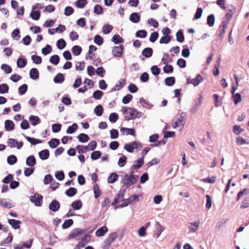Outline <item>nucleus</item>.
<instances>
[{
  "instance_id": "obj_1",
  "label": "nucleus",
  "mask_w": 249,
  "mask_h": 249,
  "mask_svg": "<svg viewBox=\"0 0 249 249\" xmlns=\"http://www.w3.org/2000/svg\"><path fill=\"white\" fill-rule=\"evenodd\" d=\"M121 111L126 120L139 119L143 115L142 112L138 111L135 108L127 107H122Z\"/></svg>"
},
{
  "instance_id": "obj_2",
  "label": "nucleus",
  "mask_w": 249,
  "mask_h": 249,
  "mask_svg": "<svg viewBox=\"0 0 249 249\" xmlns=\"http://www.w3.org/2000/svg\"><path fill=\"white\" fill-rule=\"evenodd\" d=\"M139 179V176L137 175H132L129 176L127 174L124 175L122 180V183L124 186L128 188L133 184L135 183Z\"/></svg>"
},
{
  "instance_id": "obj_3",
  "label": "nucleus",
  "mask_w": 249,
  "mask_h": 249,
  "mask_svg": "<svg viewBox=\"0 0 249 249\" xmlns=\"http://www.w3.org/2000/svg\"><path fill=\"white\" fill-rule=\"evenodd\" d=\"M142 147V145L138 141H134L131 143L125 144L124 146V149L129 153H133L134 150L139 151Z\"/></svg>"
},
{
  "instance_id": "obj_4",
  "label": "nucleus",
  "mask_w": 249,
  "mask_h": 249,
  "mask_svg": "<svg viewBox=\"0 0 249 249\" xmlns=\"http://www.w3.org/2000/svg\"><path fill=\"white\" fill-rule=\"evenodd\" d=\"M200 225V221L199 220L190 222L188 226V234L190 235L193 234H197Z\"/></svg>"
},
{
  "instance_id": "obj_5",
  "label": "nucleus",
  "mask_w": 249,
  "mask_h": 249,
  "mask_svg": "<svg viewBox=\"0 0 249 249\" xmlns=\"http://www.w3.org/2000/svg\"><path fill=\"white\" fill-rule=\"evenodd\" d=\"M84 231V230L81 229H74L71 231L68 238L69 240L75 239L77 240H80Z\"/></svg>"
},
{
  "instance_id": "obj_6",
  "label": "nucleus",
  "mask_w": 249,
  "mask_h": 249,
  "mask_svg": "<svg viewBox=\"0 0 249 249\" xmlns=\"http://www.w3.org/2000/svg\"><path fill=\"white\" fill-rule=\"evenodd\" d=\"M90 240V235L87 234L84 231L82 237L80 239V241L77 244V248H83L86 244L89 243Z\"/></svg>"
},
{
  "instance_id": "obj_7",
  "label": "nucleus",
  "mask_w": 249,
  "mask_h": 249,
  "mask_svg": "<svg viewBox=\"0 0 249 249\" xmlns=\"http://www.w3.org/2000/svg\"><path fill=\"white\" fill-rule=\"evenodd\" d=\"M30 200L36 206L41 205L42 202V196L36 193L34 195L31 196Z\"/></svg>"
},
{
  "instance_id": "obj_8",
  "label": "nucleus",
  "mask_w": 249,
  "mask_h": 249,
  "mask_svg": "<svg viewBox=\"0 0 249 249\" xmlns=\"http://www.w3.org/2000/svg\"><path fill=\"white\" fill-rule=\"evenodd\" d=\"M203 80V77L200 74H198L195 78L191 79L190 78H188L187 79V83L188 84H193L195 87H196L202 82Z\"/></svg>"
},
{
  "instance_id": "obj_9",
  "label": "nucleus",
  "mask_w": 249,
  "mask_h": 249,
  "mask_svg": "<svg viewBox=\"0 0 249 249\" xmlns=\"http://www.w3.org/2000/svg\"><path fill=\"white\" fill-rule=\"evenodd\" d=\"M7 143L11 148L16 147L18 149H20L23 146L22 142H18L14 139H9L8 140Z\"/></svg>"
},
{
  "instance_id": "obj_10",
  "label": "nucleus",
  "mask_w": 249,
  "mask_h": 249,
  "mask_svg": "<svg viewBox=\"0 0 249 249\" xmlns=\"http://www.w3.org/2000/svg\"><path fill=\"white\" fill-rule=\"evenodd\" d=\"M124 47L122 45L115 46L113 48L112 54L114 57H121L122 56L123 52Z\"/></svg>"
},
{
  "instance_id": "obj_11",
  "label": "nucleus",
  "mask_w": 249,
  "mask_h": 249,
  "mask_svg": "<svg viewBox=\"0 0 249 249\" xmlns=\"http://www.w3.org/2000/svg\"><path fill=\"white\" fill-rule=\"evenodd\" d=\"M182 113L180 115V117L178 118L176 122H175L173 124V127L174 128H176L178 127L181 126V128L183 127L185 119L182 115Z\"/></svg>"
},
{
  "instance_id": "obj_12",
  "label": "nucleus",
  "mask_w": 249,
  "mask_h": 249,
  "mask_svg": "<svg viewBox=\"0 0 249 249\" xmlns=\"http://www.w3.org/2000/svg\"><path fill=\"white\" fill-rule=\"evenodd\" d=\"M120 131L123 135H132L133 136H136L135 129L134 128H129L126 127H122L120 129Z\"/></svg>"
},
{
  "instance_id": "obj_13",
  "label": "nucleus",
  "mask_w": 249,
  "mask_h": 249,
  "mask_svg": "<svg viewBox=\"0 0 249 249\" xmlns=\"http://www.w3.org/2000/svg\"><path fill=\"white\" fill-rule=\"evenodd\" d=\"M144 163L143 158L138 159L134 161L133 164L131 166L132 170H137L139 169Z\"/></svg>"
},
{
  "instance_id": "obj_14",
  "label": "nucleus",
  "mask_w": 249,
  "mask_h": 249,
  "mask_svg": "<svg viewBox=\"0 0 249 249\" xmlns=\"http://www.w3.org/2000/svg\"><path fill=\"white\" fill-rule=\"evenodd\" d=\"M125 85V80L124 79L120 80L115 85V86L111 89V91L119 90Z\"/></svg>"
},
{
  "instance_id": "obj_15",
  "label": "nucleus",
  "mask_w": 249,
  "mask_h": 249,
  "mask_svg": "<svg viewBox=\"0 0 249 249\" xmlns=\"http://www.w3.org/2000/svg\"><path fill=\"white\" fill-rule=\"evenodd\" d=\"M60 208V205L59 202L54 200L51 202V203L49 205V209L51 211L53 212H56Z\"/></svg>"
},
{
  "instance_id": "obj_16",
  "label": "nucleus",
  "mask_w": 249,
  "mask_h": 249,
  "mask_svg": "<svg viewBox=\"0 0 249 249\" xmlns=\"http://www.w3.org/2000/svg\"><path fill=\"white\" fill-rule=\"evenodd\" d=\"M139 103L141 104L142 107L147 109H150L153 107V105L150 104L148 102L146 101L143 98H141L139 100Z\"/></svg>"
},
{
  "instance_id": "obj_17",
  "label": "nucleus",
  "mask_w": 249,
  "mask_h": 249,
  "mask_svg": "<svg viewBox=\"0 0 249 249\" xmlns=\"http://www.w3.org/2000/svg\"><path fill=\"white\" fill-rule=\"evenodd\" d=\"M108 231V229L106 226H103L98 229L95 233V234L98 237L104 236Z\"/></svg>"
},
{
  "instance_id": "obj_18",
  "label": "nucleus",
  "mask_w": 249,
  "mask_h": 249,
  "mask_svg": "<svg viewBox=\"0 0 249 249\" xmlns=\"http://www.w3.org/2000/svg\"><path fill=\"white\" fill-rule=\"evenodd\" d=\"M8 223L14 229H18L20 228L21 222L19 220L12 219L8 220Z\"/></svg>"
},
{
  "instance_id": "obj_19",
  "label": "nucleus",
  "mask_w": 249,
  "mask_h": 249,
  "mask_svg": "<svg viewBox=\"0 0 249 249\" xmlns=\"http://www.w3.org/2000/svg\"><path fill=\"white\" fill-rule=\"evenodd\" d=\"M26 163L30 167L34 166L36 163V160L34 156H30L26 159Z\"/></svg>"
},
{
  "instance_id": "obj_20",
  "label": "nucleus",
  "mask_w": 249,
  "mask_h": 249,
  "mask_svg": "<svg viewBox=\"0 0 249 249\" xmlns=\"http://www.w3.org/2000/svg\"><path fill=\"white\" fill-rule=\"evenodd\" d=\"M14 124L11 120H6L5 122V128L7 131H11L14 129Z\"/></svg>"
},
{
  "instance_id": "obj_21",
  "label": "nucleus",
  "mask_w": 249,
  "mask_h": 249,
  "mask_svg": "<svg viewBox=\"0 0 249 249\" xmlns=\"http://www.w3.org/2000/svg\"><path fill=\"white\" fill-rule=\"evenodd\" d=\"M27 64L26 60L23 57H19L18 59L17 65L18 68H23L25 67Z\"/></svg>"
},
{
  "instance_id": "obj_22",
  "label": "nucleus",
  "mask_w": 249,
  "mask_h": 249,
  "mask_svg": "<svg viewBox=\"0 0 249 249\" xmlns=\"http://www.w3.org/2000/svg\"><path fill=\"white\" fill-rule=\"evenodd\" d=\"M129 19L133 23H138L140 20V17L138 13H133L130 15Z\"/></svg>"
},
{
  "instance_id": "obj_23",
  "label": "nucleus",
  "mask_w": 249,
  "mask_h": 249,
  "mask_svg": "<svg viewBox=\"0 0 249 249\" xmlns=\"http://www.w3.org/2000/svg\"><path fill=\"white\" fill-rule=\"evenodd\" d=\"M30 76L31 78L36 80L39 77V72L38 70L36 68L32 69L30 71Z\"/></svg>"
},
{
  "instance_id": "obj_24",
  "label": "nucleus",
  "mask_w": 249,
  "mask_h": 249,
  "mask_svg": "<svg viewBox=\"0 0 249 249\" xmlns=\"http://www.w3.org/2000/svg\"><path fill=\"white\" fill-rule=\"evenodd\" d=\"M39 158L42 160H47L49 157V151L47 150H43L40 151L39 154Z\"/></svg>"
},
{
  "instance_id": "obj_25",
  "label": "nucleus",
  "mask_w": 249,
  "mask_h": 249,
  "mask_svg": "<svg viewBox=\"0 0 249 249\" xmlns=\"http://www.w3.org/2000/svg\"><path fill=\"white\" fill-rule=\"evenodd\" d=\"M118 175L115 173H112L107 178L108 183H114L118 178Z\"/></svg>"
},
{
  "instance_id": "obj_26",
  "label": "nucleus",
  "mask_w": 249,
  "mask_h": 249,
  "mask_svg": "<svg viewBox=\"0 0 249 249\" xmlns=\"http://www.w3.org/2000/svg\"><path fill=\"white\" fill-rule=\"evenodd\" d=\"M53 81L55 83H62L64 81V75L61 73H58L54 77Z\"/></svg>"
},
{
  "instance_id": "obj_27",
  "label": "nucleus",
  "mask_w": 249,
  "mask_h": 249,
  "mask_svg": "<svg viewBox=\"0 0 249 249\" xmlns=\"http://www.w3.org/2000/svg\"><path fill=\"white\" fill-rule=\"evenodd\" d=\"M153 53V50L151 48H146L142 52V54L145 57H151Z\"/></svg>"
},
{
  "instance_id": "obj_28",
  "label": "nucleus",
  "mask_w": 249,
  "mask_h": 249,
  "mask_svg": "<svg viewBox=\"0 0 249 249\" xmlns=\"http://www.w3.org/2000/svg\"><path fill=\"white\" fill-rule=\"evenodd\" d=\"M112 29V26L108 24L104 25L102 28L103 33L105 35L110 33Z\"/></svg>"
},
{
  "instance_id": "obj_29",
  "label": "nucleus",
  "mask_w": 249,
  "mask_h": 249,
  "mask_svg": "<svg viewBox=\"0 0 249 249\" xmlns=\"http://www.w3.org/2000/svg\"><path fill=\"white\" fill-rule=\"evenodd\" d=\"M29 121L34 126L40 123V119L38 117L32 115L29 117Z\"/></svg>"
},
{
  "instance_id": "obj_30",
  "label": "nucleus",
  "mask_w": 249,
  "mask_h": 249,
  "mask_svg": "<svg viewBox=\"0 0 249 249\" xmlns=\"http://www.w3.org/2000/svg\"><path fill=\"white\" fill-rule=\"evenodd\" d=\"M77 138L78 140L82 142H86L89 140L88 135L84 133L79 134L77 136Z\"/></svg>"
},
{
  "instance_id": "obj_31",
  "label": "nucleus",
  "mask_w": 249,
  "mask_h": 249,
  "mask_svg": "<svg viewBox=\"0 0 249 249\" xmlns=\"http://www.w3.org/2000/svg\"><path fill=\"white\" fill-rule=\"evenodd\" d=\"M59 143V140L55 138L51 139L48 142L49 146L52 148H55Z\"/></svg>"
},
{
  "instance_id": "obj_32",
  "label": "nucleus",
  "mask_w": 249,
  "mask_h": 249,
  "mask_svg": "<svg viewBox=\"0 0 249 249\" xmlns=\"http://www.w3.org/2000/svg\"><path fill=\"white\" fill-rule=\"evenodd\" d=\"M118 234L116 232L110 233L106 239L110 243H113L118 237Z\"/></svg>"
},
{
  "instance_id": "obj_33",
  "label": "nucleus",
  "mask_w": 249,
  "mask_h": 249,
  "mask_svg": "<svg viewBox=\"0 0 249 249\" xmlns=\"http://www.w3.org/2000/svg\"><path fill=\"white\" fill-rule=\"evenodd\" d=\"M88 1L87 0H77L75 2L76 7L78 8H83L87 4Z\"/></svg>"
},
{
  "instance_id": "obj_34",
  "label": "nucleus",
  "mask_w": 249,
  "mask_h": 249,
  "mask_svg": "<svg viewBox=\"0 0 249 249\" xmlns=\"http://www.w3.org/2000/svg\"><path fill=\"white\" fill-rule=\"evenodd\" d=\"M71 205L75 210H78L81 208L82 203L80 200H78L73 201Z\"/></svg>"
},
{
  "instance_id": "obj_35",
  "label": "nucleus",
  "mask_w": 249,
  "mask_h": 249,
  "mask_svg": "<svg viewBox=\"0 0 249 249\" xmlns=\"http://www.w3.org/2000/svg\"><path fill=\"white\" fill-rule=\"evenodd\" d=\"M103 107L101 105H98L95 107L94 112L97 116H101L103 113Z\"/></svg>"
},
{
  "instance_id": "obj_36",
  "label": "nucleus",
  "mask_w": 249,
  "mask_h": 249,
  "mask_svg": "<svg viewBox=\"0 0 249 249\" xmlns=\"http://www.w3.org/2000/svg\"><path fill=\"white\" fill-rule=\"evenodd\" d=\"M236 142L237 145H241L244 144H249V142L241 137H237L236 138Z\"/></svg>"
},
{
  "instance_id": "obj_37",
  "label": "nucleus",
  "mask_w": 249,
  "mask_h": 249,
  "mask_svg": "<svg viewBox=\"0 0 249 249\" xmlns=\"http://www.w3.org/2000/svg\"><path fill=\"white\" fill-rule=\"evenodd\" d=\"M127 158L125 156H122L118 160V165L120 167H124L126 163Z\"/></svg>"
},
{
  "instance_id": "obj_38",
  "label": "nucleus",
  "mask_w": 249,
  "mask_h": 249,
  "mask_svg": "<svg viewBox=\"0 0 249 249\" xmlns=\"http://www.w3.org/2000/svg\"><path fill=\"white\" fill-rule=\"evenodd\" d=\"M232 98L235 105L238 104L242 100L241 95L238 93L232 95Z\"/></svg>"
},
{
  "instance_id": "obj_39",
  "label": "nucleus",
  "mask_w": 249,
  "mask_h": 249,
  "mask_svg": "<svg viewBox=\"0 0 249 249\" xmlns=\"http://www.w3.org/2000/svg\"><path fill=\"white\" fill-rule=\"evenodd\" d=\"M82 52V48L78 45L74 46L72 48V52L75 55H79Z\"/></svg>"
},
{
  "instance_id": "obj_40",
  "label": "nucleus",
  "mask_w": 249,
  "mask_h": 249,
  "mask_svg": "<svg viewBox=\"0 0 249 249\" xmlns=\"http://www.w3.org/2000/svg\"><path fill=\"white\" fill-rule=\"evenodd\" d=\"M77 124L76 123H74L71 126H69L66 131L67 134H72L73 133L77 128Z\"/></svg>"
},
{
  "instance_id": "obj_41",
  "label": "nucleus",
  "mask_w": 249,
  "mask_h": 249,
  "mask_svg": "<svg viewBox=\"0 0 249 249\" xmlns=\"http://www.w3.org/2000/svg\"><path fill=\"white\" fill-rule=\"evenodd\" d=\"M30 17L34 20H37L40 17V13L38 11L32 10L30 13Z\"/></svg>"
},
{
  "instance_id": "obj_42",
  "label": "nucleus",
  "mask_w": 249,
  "mask_h": 249,
  "mask_svg": "<svg viewBox=\"0 0 249 249\" xmlns=\"http://www.w3.org/2000/svg\"><path fill=\"white\" fill-rule=\"evenodd\" d=\"M127 201H128L130 204H135L139 201V196L135 195H132L128 199H127Z\"/></svg>"
},
{
  "instance_id": "obj_43",
  "label": "nucleus",
  "mask_w": 249,
  "mask_h": 249,
  "mask_svg": "<svg viewBox=\"0 0 249 249\" xmlns=\"http://www.w3.org/2000/svg\"><path fill=\"white\" fill-rule=\"evenodd\" d=\"M112 41L117 44L123 42V39L119 35H115L112 37Z\"/></svg>"
},
{
  "instance_id": "obj_44",
  "label": "nucleus",
  "mask_w": 249,
  "mask_h": 249,
  "mask_svg": "<svg viewBox=\"0 0 249 249\" xmlns=\"http://www.w3.org/2000/svg\"><path fill=\"white\" fill-rule=\"evenodd\" d=\"M19 30L18 29H15L12 33V37L17 41H18L20 38V36L19 35Z\"/></svg>"
},
{
  "instance_id": "obj_45",
  "label": "nucleus",
  "mask_w": 249,
  "mask_h": 249,
  "mask_svg": "<svg viewBox=\"0 0 249 249\" xmlns=\"http://www.w3.org/2000/svg\"><path fill=\"white\" fill-rule=\"evenodd\" d=\"M26 139L33 145H36V144L41 143L42 142L41 140L29 137H26Z\"/></svg>"
},
{
  "instance_id": "obj_46",
  "label": "nucleus",
  "mask_w": 249,
  "mask_h": 249,
  "mask_svg": "<svg viewBox=\"0 0 249 249\" xmlns=\"http://www.w3.org/2000/svg\"><path fill=\"white\" fill-rule=\"evenodd\" d=\"M93 192L94 194V196L96 198H97L101 195V192L99 189L98 184H95L93 187Z\"/></svg>"
},
{
  "instance_id": "obj_47",
  "label": "nucleus",
  "mask_w": 249,
  "mask_h": 249,
  "mask_svg": "<svg viewBox=\"0 0 249 249\" xmlns=\"http://www.w3.org/2000/svg\"><path fill=\"white\" fill-rule=\"evenodd\" d=\"M161 61L164 64H167L172 61V60L170 58L169 55L167 53H164L161 58Z\"/></svg>"
},
{
  "instance_id": "obj_48",
  "label": "nucleus",
  "mask_w": 249,
  "mask_h": 249,
  "mask_svg": "<svg viewBox=\"0 0 249 249\" xmlns=\"http://www.w3.org/2000/svg\"><path fill=\"white\" fill-rule=\"evenodd\" d=\"M9 87L6 84L0 85V93L5 94L8 92Z\"/></svg>"
},
{
  "instance_id": "obj_49",
  "label": "nucleus",
  "mask_w": 249,
  "mask_h": 249,
  "mask_svg": "<svg viewBox=\"0 0 249 249\" xmlns=\"http://www.w3.org/2000/svg\"><path fill=\"white\" fill-rule=\"evenodd\" d=\"M77 190L75 188L71 187L66 191L65 194L68 196L71 197L74 196Z\"/></svg>"
},
{
  "instance_id": "obj_50",
  "label": "nucleus",
  "mask_w": 249,
  "mask_h": 249,
  "mask_svg": "<svg viewBox=\"0 0 249 249\" xmlns=\"http://www.w3.org/2000/svg\"><path fill=\"white\" fill-rule=\"evenodd\" d=\"M119 118L118 115L116 113H112L109 116V120L112 123H115Z\"/></svg>"
},
{
  "instance_id": "obj_51",
  "label": "nucleus",
  "mask_w": 249,
  "mask_h": 249,
  "mask_svg": "<svg viewBox=\"0 0 249 249\" xmlns=\"http://www.w3.org/2000/svg\"><path fill=\"white\" fill-rule=\"evenodd\" d=\"M13 236L11 233H9L7 238L3 239L1 242V245L5 246L6 244H7L12 241Z\"/></svg>"
},
{
  "instance_id": "obj_52",
  "label": "nucleus",
  "mask_w": 249,
  "mask_h": 249,
  "mask_svg": "<svg viewBox=\"0 0 249 249\" xmlns=\"http://www.w3.org/2000/svg\"><path fill=\"white\" fill-rule=\"evenodd\" d=\"M17 161V158L15 155H10L7 158V162L10 165H13Z\"/></svg>"
},
{
  "instance_id": "obj_53",
  "label": "nucleus",
  "mask_w": 249,
  "mask_h": 249,
  "mask_svg": "<svg viewBox=\"0 0 249 249\" xmlns=\"http://www.w3.org/2000/svg\"><path fill=\"white\" fill-rule=\"evenodd\" d=\"M76 149L80 154L86 153L89 151L87 146L78 145L76 146Z\"/></svg>"
},
{
  "instance_id": "obj_54",
  "label": "nucleus",
  "mask_w": 249,
  "mask_h": 249,
  "mask_svg": "<svg viewBox=\"0 0 249 249\" xmlns=\"http://www.w3.org/2000/svg\"><path fill=\"white\" fill-rule=\"evenodd\" d=\"M50 61L52 64L56 65L59 62V57L57 55H54L50 57Z\"/></svg>"
},
{
  "instance_id": "obj_55",
  "label": "nucleus",
  "mask_w": 249,
  "mask_h": 249,
  "mask_svg": "<svg viewBox=\"0 0 249 249\" xmlns=\"http://www.w3.org/2000/svg\"><path fill=\"white\" fill-rule=\"evenodd\" d=\"M249 193V189L246 188L242 191H240L237 195V201H238L244 196Z\"/></svg>"
},
{
  "instance_id": "obj_56",
  "label": "nucleus",
  "mask_w": 249,
  "mask_h": 249,
  "mask_svg": "<svg viewBox=\"0 0 249 249\" xmlns=\"http://www.w3.org/2000/svg\"><path fill=\"white\" fill-rule=\"evenodd\" d=\"M1 69L5 72L6 74H9L12 71L11 67L8 65L3 64L1 66Z\"/></svg>"
},
{
  "instance_id": "obj_57",
  "label": "nucleus",
  "mask_w": 249,
  "mask_h": 249,
  "mask_svg": "<svg viewBox=\"0 0 249 249\" xmlns=\"http://www.w3.org/2000/svg\"><path fill=\"white\" fill-rule=\"evenodd\" d=\"M66 45V42L63 39H60L57 41V47L60 50L64 49Z\"/></svg>"
},
{
  "instance_id": "obj_58",
  "label": "nucleus",
  "mask_w": 249,
  "mask_h": 249,
  "mask_svg": "<svg viewBox=\"0 0 249 249\" xmlns=\"http://www.w3.org/2000/svg\"><path fill=\"white\" fill-rule=\"evenodd\" d=\"M87 146L88 150L92 151L96 148L97 142L95 141H90Z\"/></svg>"
},
{
  "instance_id": "obj_59",
  "label": "nucleus",
  "mask_w": 249,
  "mask_h": 249,
  "mask_svg": "<svg viewBox=\"0 0 249 249\" xmlns=\"http://www.w3.org/2000/svg\"><path fill=\"white\" fill-rule=\"evenodd\" d=\"M171 40V37L169 36H164L161 37L160 40V44H167Z\"/></svg>"
},
{
  "instance_id": "obj_60",
  "label": "nucleus",
  "mask_w": 249,
  "mask_h": 249,
  "mask_svg": "<svg viewBox=\"0 0 249 249\" xmlns=\"http://www.w3.org/2000/svg\"><path fill=\"white\" fill-rule=\"evenodd\" d=\"M177 40L179 42H182L184 41V36L181 30H179L176 34Z\"/></svg>"
},
{
  "instance_id": "obj_61",
  "label": "nucleus",
  "mask_w": 249,
  "mask_h": 249,
  "mask_svg": "<svg viewBox=\"0 0 249 249\" xmlns=\"http://www.w3.org/2000/svg\"><path fill=\"white\" fill-rule=\"evenodd\" d=\"M52 50V47L50 45H47L45 48L42 49V53L46 55L49 54Z\"/></svg>"
},
{
  "instance_id": "obj_62",
  "label": "nucleus",
  "mask_w": 249,
  "mask_h": 249,
  "mask_svg": "<svg viewBox=\"0 0 249 249\" xmlns=\"http://www.w3.org/2000/svg\"><path fill=\"white\" fill-rule=\"evenodd\" d=\"M165 82L167 86H173L175 82V78L173 77L166 78L165 80Z\"/></svg>"
},
{
  "instance_id": "obj_63",
  "label": "nucleus",
  "mask_w": 249,
  "mask_h": 249,
  "mask_svg": "<svg viewBox=\"0 0 249 249\" xmlns=\"http://www.w3.org/2000/svg\"><path fill=\"white\" fill-rule=\"evenodd\" d=\"M243 131V129L239 125H235L233 127V132L236 135L241 133Z\"/></svg>"
},
{
  "instance_id": "obj_64",
  "label": "nucleus",
  "mask_w": 249,
  "mask_h": 249,
  "mask_svg": "<svg viewBox=\"0 0 249 249\" xmlns=\"http://www.w3.org/2000/svg\"><path fill=\"white\" fill-rule=\"evenodd\" d=\"M94 42L98 45H101L103 43V38L99 35H96L94 38Z\"/></svg>"
}]
</instances>
